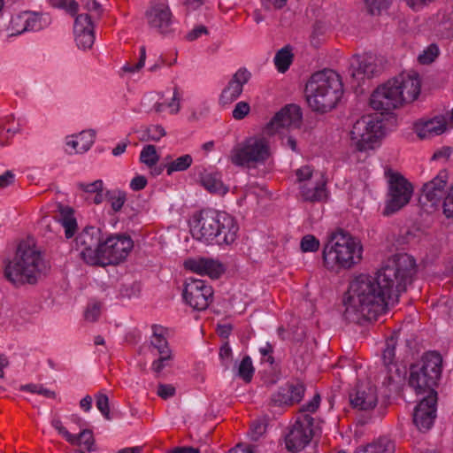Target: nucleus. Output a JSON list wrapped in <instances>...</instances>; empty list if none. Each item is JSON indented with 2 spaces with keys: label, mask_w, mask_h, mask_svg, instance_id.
Wrapping results in <instances>:
<instances>
[{
  "label": "nucleus",
  "mask_w": 453,
  "mask_h": 453,
  "mask_svg": "<svg viewBox=\"0 0 453 453\" xmlns=\"http://www.w3.org/2000/svg\"><path fill=\"white\" fill-rule=\"evenodd\" d=\"M208 34V30L204 26H198L192 29L187 35V40L192 42L196 40L198 37H200L202 35Z\"/></svg>",
  "instance_id": "338daca9"
},
{
  "label": "nucleus",
  "mask_w": 453,
  "mask_h": 453,
  "mask_svg": "<svg viewBox=\"0 0 453 453\" xmlns=\"http://www.w3.org/2000/svg\"><path fill=\"white\" fill-rule=\"evenodd\" d=\"M302 122L301 108L296 104H288L278 111L263 129V134L273 135L280 128H297Z\"/></svg>",
  "instance_id": "a211bd4d"
},
{
  "label": "nucleus",
  "mask_w": 453,
  "mask_h": 453,
  "mask_svg": "<svg viewBox=\"0 0 453 453\" xmlns=\"http://www.w3.org/2000/svg\"><path fill=\"white\" fill-rule=\"evenodd\" d=\"M140 51H141V55H140V59H139L138 63L136 65H132V64L127 63L123 67V70L125 72L134 73V72L139 71L144 65L145 59H146L145 47L142 46Z\"/></svg>",
  "instance_id": "4d7b16f0"
},
{
  "label": "nucleus",
  "mask_w": 453,
  "mask_h": 453,
  "mask_svg": "<svg viewBox=\"0 0 453 453\" xmlns=\"http://www.w3.org/2000/svg\"><path fill=\"white\" fill-rule=\"evenodd\" d=\"M442 370V356L435 350L426 351L410 366L409 386L418 395H437L435 388L441 379Z\"/></svg>",
  "instance_id": "0eeeda50"
},
{
  "label": "nucleus",
  "mask_w": 453,
  "mask_h": 453,
  "mask_svg": "<svg viewBox=\"0 0 453 453\" xmlns=\"http://www.w3.org/2000/svg\"><path fill=\"white\" fill-rule=\"evenodd\" d=\"M292 48L286 45L277 51L274 57V64L280 73H285L293 61Z\"/></svg>",
  "instance_id": "2f4dec72"
},
{
  "label": "nucleus",
  "mask_w": 453,
  "mask_h": 453,
  "mask_svg": "<svg viewBox=\"0 0 453 453\" xmlns=\"http://www.w3.org/2000/svg\"><path fill=\"white\" fill-rule=\"evenodd\" d=\"M355 453H395V444L390 439L382 437L357 449Z\"/></svg>",
  "instance_id": "c85d7f7f"
},
{
  "label": "nucleus",
  "mask_w": 453,
  "mask_h": 453,
  "mask_svg": "<svg viewBox=\"0 0 453 453\" xmlns=\"http://www.w3.org/2000/svg\"><path fill=\"white\" fill-rule=\"evenodd\" d=\"M95 136L96 134L93 130L82 131L76 136L80 145V153L86 152L89 150L95 142Z\"/></svg>",
  "instance_id": "a19ab883"
},
{
  "label": "nucleus",
  "mask_w": 453,
  "mask_h": 453,
  "mask_svg": "<svg viewBox=\"0 0 453 453\" xmlns=\"http://www.w3.org/2000/svg\"><path fill=\"white\" fill-rule=\"evenodd\" d=\"M239 226L234 217L224 211L211 209L202 210L191 227L194 238L210 243L215 241L219 245L231 244L236 237Z\"/></svg>",
  "instance_id": "7ed1b4c3"
},
{
  "label": "nucleus",
  "mask_w": 453,
  "mask_h": 453,
  "mask_svg": "<svg viewBox=\"0 0 453 453\" xmlns=\"http://www.w3.org/2000/svg\"><path fill=\"white\" fill-rule=\"evenodd\" d=\"M288 388H285V387L280 388V389L272 395L271 396V403L274 406H285V405H292L294 403H297L298 402L296 399L288 394Z\"/></svg>",
  "instance_id": "c9c22d12"
},
{
  "label": "nucleus",
  "mask_w": 453,
  "mask_h": 453,
  "mask_svg": "<svg viewBox=\"0 0 453 453\" xmlns=\"http://www.w3.org/2000/svg\"><path fill=\"white\" fill-rule=\"evenodd\" d=\"M288 388H285V387L280 388V389L272 395L271 396V403L274 406H285V405H292L294 403H297L298 402L296 399L288 394Z\"/></svg>",
  "instance_id": "f704fd0d"
},
{
  "label": "nucleus",
  "mask_w": 453,
  "mask_h": 453,
  "mask_svg": "<svg viewBox=\"0 0 453 453\" xmlns=\"http://www.w3.org/2000/svg\"><path fill=\"white\" fill-rule=\"evenodd\" d=\"M420 87V78L416 72H403L379 86L371 95L370 105L376 111L388 112L416 100Z\"/></svg>",
  "instance_id": "f03ea898"
},
{
  "label": "nucleus",
  "mask_w": 453,
  "mask_h": 453,
  "mask_svg": "<svg viewBox=\"0 0 453 453\" xmlns=\"http://www.w3.org/2000/svg\"><path fill=\"white\" fill-rule=\"evenodd\" d=\"M173 358L172 355H159V358L154 360L152 363V370L157 374L160 373L162 370L168 365L167 362Z\"/></svg>",
  "instance_id": "052dcab7"
},
{
  "label": "nucleus",
  "mask_w": 453,
  "mask_h": 453,
  "mask_svg": "<svg viewBox=\"0 0 453 453\" xmlns=\"http://www.w3.org/2000/svg\"><path fill=\"white\" fill-rule=\"evenodd\" d=\"M265 134L252 136L238 143L231 150L229 159L236 166L256 168L271 157L270 142Z\"/></svg>",
  "instance_id": "1a4fd4ad"
},
{
  "label": "nucleus",
  "mask_w": 453,
  "mask_h": 453,
  "mask_svg": "<svg viewBox=\"0 0 453 453\" xmlns=\"http://www.w3.org/2000/svg\"><path fill=\"white\" fill-rule=\"evenodd\" d=\"M219 356L222 365L226 369H228L232 363L233 352H232V349L230 348L229 343L227 342H224L222 344V346L220 347Z\"/></svg>",
  "instance_id": "8fccbe9b"
},
{
  "label": "nucleus",
  "mask_w": 453,
  "mask_h": 453,
  "mask_svg": "<svg viewBox=\"0 0 453 453\" xmlns=\"http://www.w3.org/2000/svg\"><path fill=\"white\" fill-rule=\"evenodd\" d=\"M134 242L129 236H110L104 241L98 265H117L123 261L133 249Z\"/></svg>",
  "instance_id": "dca6fc26"
},
{
  "label": "nucleus",
  "mask_w": 453,
  "mask_h": 453,
  "mask_svg": "<svg viewBox=\"0 0 453 453\" xmlns=\"http://www.w3.org/2000/svg\"><path fill=\"white\" fill-rule=\"evenodd\" d=\"M41 18L34 12H24L13 16L9 24L11 35H18L26 31L40 30Z\"/></svg>",
  "instance_id": "b1692460"
},
{
  "label": "nucleus",
  "mask_w": 453,
  "mask_h": 453,
  "mask_svg": "<svg viewBox=\"0 0 453 453\" xmlns=\"http://www.w3.org/2000/svg\"><path fill=\"white\" fill-rule=\"evenodd\" d=\"M51 425L68 442H76L74 434H72L67 431V429L62 425L59 418L52 419Z\"/></svg>",
  "instance_id": "6e6d98bb"
},
{
  "label": "nucleus",
  "mask_w": 453,
  "mask_h": 453,
  "mask_svg": "<svg viewBox=\"0 0 453 453\" xmlns=\"http://www.w3.org/2000/svg\"><path fill=\"white\" fill-rule=\"evenodd\" d=\"M343 95L341 76L331 69H325L311 75L305 86V96L309 106L318 112L334 109Z\"/></svg>",
  "instance_id": "20e7f679"
},
{
  "label": "nucleus",
  "mask_w": 453,
  "mask_h": 453,
  "mask_svg": "<svg viewBox=\"0 0 453 453\" xmlns=\"http://www.w3.org/2000/svg\"><path fill=\"white\" fill-rule=\"evenodd\" d=\"M250 111V104L244 101H241L235 104L232 116L234 119L240 120L244 119L249 114Z\"/></svg>",
  "instance_id": "864d4df0"
},
{
  "label": "nucleus",
  "mask_w": 453,
  "mask_h": 453,
  "mask_svg": "<svg viewBox=\"0 0 453 453\" xmlns=\"http://www.w3.org/2000/svg\"><path fill=\"white\" fill-rule=\"evenodd\" d=\"M83 3L84 8L88 12H96L97 18L99 19L102 15L103 9L101 4L96 2V0H81Z\"/></svg>",
  "instance_id": "e2e57ef3"
},
{
  "label": "nucleus",
  "mask_w": 453,
  "mask_h": 453,
  "mask_svg": "<svg viewBox=\"0 0 453 453\" xmlns=\"http://www.w3.org/2000/svg\"><path fill=\"white\" fill-rule=\"evenodd\" d=\"M57 6L65 9L72 16H77L79 4L75 0H58Z\"/></svg>",
  "instance_id": "bf43d9fd"
},
{
  "label": "nucleus",
  "mask_w": 453,
  "mask_h": 453,
  "mask_svg": "<svg viewBox=\"0 0 453 453\" xmlns=\"http://www.w3.org/2000/svg\"><path fill=\"white\" fill-rule=\"evenodd\" d=\"M439 55V49L435 44H430L421 54L418 60L422 65H428L434 61Z\"/></svg>",
  "instance_id": "37998d69"
},
{
  "label": "nucleus",
  "mask_w": 453,
  "mask_h": 453,
  "mask_svg": "<svg viewBox=\"0 0 453 453\" xmlns=\"http://www.w3.org/2000/svg\"><path fill=\"white\" fill-rule=\"evenodd\" d=\"M213 289L206 281L188 278L185 280L182 297L196 311L206 310L213 300Z\"/></svg>",
  "instance_id": "4468645a"
},
{
  "label": "nucleus",
  "mask_w": 453,
  "mask_h": 453,
  "mask_svg": "<svg viewBox=\"0 0 453 453\" xmlns=\"http://www.w3.org/2000/svg\"><path fill=\"white\" fill-rule=\"evenodd\" d=\"M449 174L446 170H441L430 181L425 183L422 188V196L434 208L442 202L443 214L447 218L453 217V184L448 187Z\"/></svg>",
  "instance_id": "9b49d317"
},
{
  "label": "nucleus",
  "mask_w": 453,
  "mask_h": 453,
  "mask_svg": "<svg viewBox=\"0 0 453 453\" xmlns=\"http://www.w3.org/2000/svg\"><path fill=\"white\" fill-rule=\"evenodd\" d=\"M48 266L41 252L27 242L19 244L15 257L4 267V277L13 285L35 284Z\"/></svg>",
  "instance_id": "39448f33"
},
{
  "label": "nucleus",
  "mask_w": 453,
  "mask_h": 453,
  "mask_svg": "<svg viewBox=\"0 0 453 453\" xmlns=\"http://www.w3.org/2000/svg\"><path fill=\"white\" fill-rule=\"evenodd\" d=\"M76 442H70L73 445H83L88 451H94L95 439L89 429L82 430L78 435H74Z\"/></svg>",
  "instance_id": "58836bf2"
},
{
  "label": "nucleus",
  "mask_w": 453,
  "mask_h": 453,
  "mask_svg": "<svg viewBox=\"0 0 453 453\" xmlns=\"http://www.w3.org/2000/svg\"><path fill=\"white\" fill-rule=\"evenodd\" d=\"M81 257L88 265H98L103 248V234L99 227L87 226L75 239Z\"/></svg>",
  "instance_id": "ddd939ff"
},
{
  "label": "nucleus",
  "mask_w": 453,
  "mask_h": 453,
  "mask_svg": "<svg viewBox=\"0 0 453 453\" xmlns=\"http://www.w3.org/2000/svg\"><path fill=\"white\" fill-rule=\"evenodd\" d=\"M255 368L250 356H245L237 365L236 376L244 382L250 383L252 380Z\"/></svg>",
  "instance_id": "473e14b6"
},
{
  "label": "nucleus",
  "mask_w": 453,
  "mask_h": 453,
  "mask_svg": "<svg viewBox=\"0 0 453 453\" xmlns=\"http://www.w3.org/2000/svg\"><path fill=\"white\" fill-rule=\"evenodd\" d=\"M415 273V259L402 253L388 257L375 277L367 274L355 277L348 290L345 319L360 325L376 320L390 302L397 301L399 295L406 291Z\"/></svg>",
  "instance_id": "f257e3e1"
},
{
  "label": "nucleus",
  "mask_w": 453,
  "mask_h": 453,
  "mask_svg": "<svg viewBox=\"0 0 453 453\" xmlns=\"http://www.w3.org/2000/svg\"><path fill=\"white\" fill-rule=\"evenodd\" d=\"M193 162V158L189 154L182 155L175 160L165 165L167 175H171L173 172H182L187 170Z\"/></svg>",
  "instance_id": "72a5a7b5"
},
{
  "label": "nucleus",
  "mask_w": 453,
  "mask_h": 453,
  "mask_svg": "<svg viewBox=\"0 0 453 453\" xmlns=\"http://www.w3.org/2000/svg\"><path fill=\"white\" fill-rule=\"evenodd\" d=\"M413 187L402 174L391 173L388 180V199L383 214L392 215L409 203Z\"/></svg>",
  "instance_id": "f8f14e48"
},
{
  "label": "nucleus",
  "mask_w": 453,
  "mask_h": 453,
  "mask_svg": "<svg viewBox=\"0 0 453 453\" xmlns=\"http://www.w3.org/2000/svg\"><path fill=\"white\" fill-rule=\"evenodd\" d=\"M150 28L163 35L171 34L173 29V13L168 5L160 2H150L144 13Z\"/></svg>",
  "instance_id": "f3484780"
},
{
  "label": "nucleus",
  "mask_w": 453,
  "mask_h": 453,
  "mask_svg": "<svg viewBox=\"0 0 453 453\" xmlns=\"http://www.w3.org/2000/svg\"><path fill=\"white\" fill-rule=\"evenodd\" d=\"M165 135L166 132L161 125H150L144 130V134L141 140L158 142L162 137Z\"/></svg>",
  "instance_id": "ea45409f"
},
{
  "label": "nucleus",
  "mask_w": 453,
  "mask_h": 453,
  "mask_svg": "<svg viewBox=\"0 0 453 453\" xmlns=\"http://www.w3.org/2000/svg\"><path fill=\"white\" fill-rule=\"evenodd\" d=\"M437 395H424L415 407L413 423L419 431L426 432L434 425L436 418Z\"/></svg>",
  "instance_id": "6ab92c4d"
},
{
  "label": "nucleus",
  "mask_w": 453,
  "mask_h": 453,
  "mask_svg": "<svg viewBox=\"0 0 453 453\" xmlns=\"http://www.w3.org/2000/svg\"><path fill=\"white\" fill-rule=\"evenodd\" d=\"M285 388H288V394L293 396L298 403L303 399L304 395L305 388L302 382H288L285 386Z\"/></svg>",
  "instance_id": "49530a36"
},
{
  "label": "nucleus",
  "mask_w": 453,
  "mask_h": 453,
  "mask_svg": "<svg viewBox=\"0 0 453 453\" xmlns=\"http://www.w3.org/2000/svg\"><path fill=\"white\" fill-rule=\"evenodd\" d=\"M147 179L142 175H137L132 179L130 188L134 191L142 190L147 186Z\"/></svg>",
  "instance_id": "0e129e2a"
},
{
  "label": "nucleus",
  "mask_w": 453,
  "mask_h": 453,
  "mask_svg": "<svg viewBox=\"0 0 453 453\" xmlns=\"http://www.w3.org/2000/svg\"><path fill=\"white\" fill-rule=\"evenodd\" d=\"M75 42L83 50L92 47L95 42L94 25L91 16L88 13L76 16L73 25Z\"/></svg>",
  "instance_id": "4be33fe9"
},
{
  "label": "nucleus",
  "mask_w": 453,
  "mask_h": 453,
  "mask_svg": "<svg viewBox=\"0 0 453 453\" xmlns=\"http://www.w3.org/2000/svg\"><path fill=\"white\" fill-rule=\"evenodd\" d=\"M288 388H285V387L280 388V389L272 395L271 396V403L274 406H285V405H292L294 403H297L298 402L296 399L288 394Z\"/></svg>",
  "instance_id": "e433bc0d"
},
{
  "label": "nucleus",
  "mask_w": 453,
  "mask_h": 453,
  "mask_svg": "<svg viewBox=\"0 0 453 453\" xmlns=\"http://www.w3.org/2000/svg\"><path fill=\"white\" fill-rule=\"evenodd\" d=\"M152 331L153 334L150 339V344L157 350L158 355H172L168 342L163 334L164 328L157 325H153Z\"/></svg>",
  "instance_id": "7c9ffc66"
},
{
  "label": "nucleus",
  "mask_w": 453,
  "mask_h": 453,
  "mask_svg": "<svg viewBox=\"0 0 453 453\" xmlns=\"http://www.w3.org/2000/svg\"><path fill=\"white\" fill-rule=\"evenodd\" d=\"M103 180H96L91 183H82L80 182L77 184L79 189L86 192V193H96L97 191H103Z\"/></svg>",
  "instance_id": "5fc2aeb1"
},
{
  "label": "nucleus",
  "mask_w": 453,
  "mask_h": 453,
  "mask_svg": "<svg viewBox=\"0 0 453 453\" xmlns=\"http://www.w3.org/2000/svg\"><path fill=\"white\" fill-rule=\"evenodd\" d=\"M250 78V73L247 69H239L222 90L219 96V104L225 106L235 101L242 93L243 85L249 81Z\"/></svg>",
  "instance_id": "412c9836"
},
{
  "label": "nucleus",
  "mask_w": 453,
  "mask_h": 453,
  "mask_svg": "<svg viewBox=\"0 0 453 453\" xmlns=\"http://www.w3.org/2000/svg\"><path fill=\"white\" fill-rule=\"evenodd\" d=\"M111 206L114 211H119L126 202V194L121 191L107 192Z\"/></svg>",
  "instance_id": "a18cd8bd"
},
{
  "label": "nucleus",
  "mask_w": 453,
  "mask_h": 453,
  "mask_svg": "<svg viewBox=\"0 0 453 453\" xmlns=\"http://www.w3.org/2000/svg\"><path fill=\"white\" fill-rule=\"evenodd\" d=\"M102 303L100 302L93 301L89 303L84 311V318L87 321L95 322L98 319L101 314Z\"/></svg>",
  "instance_id": "c03bdc74"
},
{
  "label": "nucleus",
  "mask_w": 453,
  "mask_h": 453,
  "mask_svg": "<svg viewBox=\"0 0 453 453\" xmlns=\"http://www.w3.org/2000/svg\"><path fill=\"white\" fill-rule=\"evenodd\" d=\"M15 175L12 171H6L0 175V188H4L14 182Z\"/></svg>",
  "instance_id": "774afa93"
},
{
  "label": "nucleus",
  "mask_w": 453,
  "mask_h": 453,
  "mask_svg": "<svg viewBox=\"0 0 453 453\" xmlns=\"http://www.w3.org/2000/svg\"><path fill=\"white\" fill-rule=\"evenodd\" d=\"M385 59L372 54L355 55L350 60L349 74L358 83L365 78L379 75L384 69Z\"/></svg>",
  "instance_id": "2eb2a0df"
},
{
  "label": "nucleus",
  "mask_w": 453,
  "mask_h": 453,
  "mask_svg": "<svg viewBox=\"0 0 453 453\" xmlns=\"http://www.w3.org/2000/svg\"><path fill=\"white\" fill-rule=\"evenodd\" d=\"M363 247L360 242L343 231L332 234L323 249V262L329 270L349 269L360 262Z\"/></svg>",
  "instance_id": "423d86ee"
},
{
  "label": "nucleus",
  "mask_w": 453,
  "mask_h": 453,
  "mask_svg": "<svg viewBox=\"0 0 453 453\" xmlns=\"http://www.w3.org/2000/svg\"><path fill=\"white\" fill-rule=\"evenodd\" d=\"M383 134L380 116H363L354 123L350 131L351 146L358 152L372 150Z\"/></svg>",
  "instance_id": "9d476101"
},
{
  "label": "nucleus",
  "mask_w": 453,
  "mask_h": 453,
  "mask_svg": "<svg viewBox=\"0 0 453 453\" xmlns=\"http://www.w3.org/2000/svg\"><path fill=\"white\" fill-rule=\"evenodd\" d=\"M184 265L193 273L208 275L211 279H218L224 272L222 264L211 258L188 259L185 261Z\"/></svg>",
  "instance_id": "393cba45"
},
{
  "label": "nucleus",
  "mask_w": 453,
  "mask_h": 453,
  "mask_svg": "<svg viewBox=\"0 0 453 453\" xmlns=\"http://www.w3.org/2000/svg\"><path fill=\"white\" fill-rule=\"evenodd\" d=\"M300 246L303 252H313L319 250V241L315 236L307 234L302 238Z\"/></svg>",
  "instance_id": "de8ad7c7"
},
{
  "label": "nucleus",
  "mask_w": 453,
  "mask_h": 453,
  "mask_svg": "<svg viewBox=\"0 0 453 453\" xmlns=\"http://www.w3.org/2000/svg\"><path fill=\"white\" fill-rule=\"evenodd\" d=\"M352 408L359 411H370L378 403L377 388L372 385H358L349 393Z\"/></svg>",
  "instance_id": "aec40b11"
},
{
  "label": "nucleus",
  "mask_w": 453,
  "mask_h": 453,
  "mask_svg": "<svg viewBox=\"0 0 453 453\" xmlns=\"http://www.w3.org/2000/svg\"><path fill=\"white\" fill-rule=\"evenodd\" d=\"M20 390L28 391L33 394H39L47 398L53 399L56 397V393L54 391L45 388H43L42 385H40V384L30 383V384L22 385L20 387Z\"/></svg>",
  "instance_id": "79ce46f5"
},
{
  "label": "nucleus",
  "mask_w": 453,
  "mask_h": 453,
  "mask_svg": "<svg viewBox=\"0 0 453 453\" xmlns=\"http://www.w3.org/2000/svg\"><path fill=\"white\" fill-rule=\"evenodd\" d=\"M296 174L299 182H304L311 178L312 170L310 166L305 165L296 170Z\"/></svg>",
  "instance_id": "69168bd1"
},
{
  "label": "nucleus",
  "mask_w": 453,
  "mask_h": 453,
  "mask_svg": "<svg viewBox=\"0 0 453 453\" xmlns=\"http://www.w3.org/2000/svg\"><path fill=\"white\" fill-rule=\"evenodd\" d=\"M167 106L170 108V111L173 114H176L180 111V94L177 87L174 88L172 101L167 104Z\"/></svg>",
  "instance_id": "680f3d73"
},
{
  "label": "nucleus",
  "mask_w": 453,
  "mask_h": 453,
  "mask_svg": "<svg viewBox=\"0 0 453 453\" xmlns=\"http://www.w3.org/2000/svg\"><path fill=\"white\" fill-rule=\"evenodd\" d=\"M446 130V122L443 118L436 117L433 119L426 121L423 127L418 130V135L420 138H426L428 136L439 135Z\"/></svg>",
  "instance_id": "c756f323"
},
{
  "label": "nucleus",
  "mask_w": 453,
  "mask_h": 453,
  "mask_svg": "<svg viewBox=\"0 0 453 453\" xmlns=\"http://www.w3.org/2000/svg\"><path fill=\"white\" fill-rule=\"evenodd\" d=\"M395 347L396 338L391 336L387 339L385 348L382 352V360L387 371L388 383L400 380L405 373L395 358Z\"/></svg>",
  "instance_id": "5701e85b"
},
{
  "label": "nucleus",
  "mask_w": 453,
  "mask_h": 453,
  "mask_svg": "<svg viewBox=\"0 0 453 453\" xmlns=\"http://www.w3.org/2000/svg\"><path fill=\"white\" fill-rule=\"evenodd\" d=\"M159 160V156L157 153L154 145H146L142 148L140 154V161L149 167L155 165Z\"/></svg>",
  "instance_id": "4c0bfd02"
},
{
  "label": "nucleus",
  "mask_w": 453,
  "mask_h": 453,
  "mask_svg": "<svg viewBox=\"0 0 453 453\" xmlns=\"http://www.w3.org/2000/svg\"><path fill=\"white\" fill-rule=\"evenodd\" d=\"M300 193L304 201L311 203L325 201L327 196L326 182L303 183L300 186Z\"/></svg>",
  "instance_id": "bb28decb"
},
{
  "label": "nucleus",
  "mask_w": 453,
  "mask_h": 453,
  "mask_svg": "<svg viewBox=\"0 0 453 453\" xmlns=\"http://www.w3.org/2000/svg\"><path fill=\"white\" fill-rule=\"evenodd\" d=\"M157 395L161 397L162 399H168L170 397H173L175 393L176 389L171 384H163L160 383L157 386Z\"/></svg>",
  "instance_id": "13d9d810"
},
{
  "label": "nucleus",
  "mask_w": 453,
  "mask_h": 453,
  "mask_svg": "<svg viewBox=\"0 0 453 453\" xmlns=\"http://www.w3.org/2000/svg\"><path fill=\"white\" fill-rule=\"evenodd\" d=\"M96 407L103 414V416L110 420L111 418L110 414L109 398L106 395L99 393L96 396Z\"/></svg>",
  "instance_id": "09e8293b"
},
{
  "label": "nucleus",
  "mask_w": 453,
  "mask_h": 453,
  "mask_svg": "<svg viewBox=\"0 0 453 453\" xmlns=\"http://www.w3.org/2000/svg\"><path fill=\"white\" fill-rule=\"evenodd\" d=\"M391 0H366V4L371 14H380L382 10L387 9Z\"/></svg>",
  "instance_id": "3c124183"
},
{
  "label": "nucleus",
  "mask_w": 453,
  "mask_h": 453,
  "mask_svg": "<svg viewBox=\"0 0 453 453\" xmlns=\"http://www.w3.org/2000/svg\"><path fill=\"white\" fill-rule=\"evenodd\" d=\"M202 185L211 193L226 194L228 191L221 180V173L217 171L203 169L199 173Z\"/></svg>",
  "instance_id": "a878e982"
},
{
  "label": "nucleus",
  "mask_w": 453,
  "mask_h": 453,
  "mask_svg": "<svg viewBox=\"0 0 453 453\" xmlns=\"http://www.w3.org/2000/svg\"><path fill=\"white\" fill-rule=\"evenodd\" d=\"M60 218L58 219L59 222V227L62 226L65 229V234L66 238H71L74 235L77 228V222L73 217V211L68 206H58Z\"/></svg>",
  "instance_id": "cd10ccee"
},
{
  "label": "nucleus",
  "mask_w": 453,
  "mask_h": 453,
  "mask_svg": "<svg viewBox=\"0 0 453 453\" xmlns=\"http://www.w3.org/2000/svg\"><path fill=\"white\" fill-rule=\"evenodd\" d=\"M41 229L46 233L55 232L57 228H59V222L57 219L49 216H44L39 222Z\"/></svg>",
  "instance_id": "603ef678"
},
{
  "label": "nucleus",
  "mask_w": 453,
  "mask_h": 453,
  "mask_svg": "<svg viewBox=\"0 0 453 453\" xmlns=\"http://www.w3.org/2000/svg\"><path fill=\"white\" fill-rule=\"evenodd\" d=\"M320 404L319 394H315L311 401L303 404L297 414L295 424L285 437L288 451L296 452L310 443L315 434V418L311 416Z\"/></svg>",
  "instance_id": "6e6552de"
}]
</instances>
